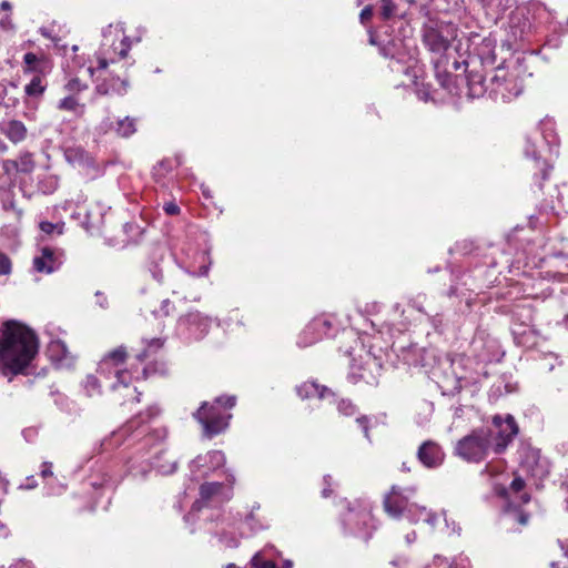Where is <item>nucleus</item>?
<instances>
[{
	"label": "nucleus",
	"instance_id": "f257e3e1",
	"mask_svg": "<svg viewBox=\"0 0 568 568\" xmlns=\"http://www.w3.org/2000/svg\"><path fill=\"white\" fill-rule=\"evenodd\" d=\"M39 349L37 334L16 320L4 322L0 328V372L8 376L24 374Z\"/></svg>",
	"mask_w": 568,
	"mask_h": 568
},
{
	"label": "nucleus",
	"instance_id": "f03ea898",
	"mask_svg": "<svg viewBox=\"0 0 568 568\" xmlns=\"http://www.w3.org/2000/svg\"><path fill=\"white\" fill-rule=\"evenodd\" d=\"M236 405V396L222 395L212 403L203 402L199 409L193 414L194 418L202 427V437L212 439L224 433L232 418L227 410Z\"/></svg>",
	"mask_w": 568,
	"mask_h": 568
},
{
	"label": "nucleus",
	"instance_id": "7ed1b4c3",
	"mask_svg": "<svg viewBox=\"0 0 568 568\" xmlns=\"http://www.w3.org/2000/svg\"><path fill=\"white\" fill-rule=\"evenodd\" d=\"M493 432L488 427L473 429L458 439L454 446V455L467 463L484 462L491 449Z\"/></svg>",
	"mask_w": 568,
	"mask_h": 568
},
{
	"label": "nucleus",
	"instance_id": "20e7f679",
	"mask_svg": "<svg viewBox=\"0 0 568 568\" xmlns=\"http://www.w3.org/2000/svg\"><path fill=\"white\" fill-rule=\"evenodd\" d=\"M345 535L362 538L367 542L376 529L375 519L371 510L361 506H348L341 517Z\"/></svg>",
	"mask_w": 568,
	"mask_h": 568
},
{
	"label": "nucleus",
	"instance_id": "39448f33",
	"mask_svg": "<svg viewBox=\"0 0 568 568\" xmlns=\"http://www.w3.org/2000/svg\"><path fill=\"white\" fill-rule=\"evenodd\" d=\"M422 38L425 47L432 52L444 53L457 38V28L450 22L429 19L423 26Z\"/></svg>",
	"mask_w": 568,
	"mask_h": 568
},
{
	"label": "nucleus",
	"instance_id": "423d86ee",
	"mask_svg": "<svg viewBox=\"0 0 568 568\" xmlns=\"http://www.w3.org/2000/svg\"><path fill=\"white\" fill-rule=\"evenodd\" d=\"M523 90V81L517 73L509 72L504 63L495 68V74L490 78L489 97L491 99L509 102L517 98Z\"/></svg>",
	"mask_w": 568,
	"mask_h": 568
},
{
	"label": "nucleus",
	"instance_id": "0eeeda50",
	"mask_svg": "<svg viewBox=\"0 0 568 568\" xmlns=\"http://www.w3.org/2000/svg\"><path fill=\"white\" fill-rule=\"evenodd\" d=\"M234 477L232 476L227 483H204L200 486V499L192 505L193 510H200L202 506L219 507L227 503L233 497Z\"/></svg>",
	"mask_w": 568,
	"mask_h": 568
},
{
	"label": "nucleus",
	"instance_id": "6e6552de",
	"mask_svg": "<svg viewBox=\"0 0 568 568\" xmlns=\"http://www.w3.org/2000/svg\"><path fill=\"white\" fill-rule=\"evenodd\" d=\"M491 424L493 428H489L493 432L491 450L496 455H501L518 435L519 427L515 417L509 414L505 418L499 415L494 416Z\"/></svg>",
	"mask_w": 568,
	"mask_h": 568
},
{
	"label": "nucleus",
	"instance_id": "1a4fd4ad",
	"mask_svg": "<svg viewBox=\"0 0 568 568\" xmlns=\"http://www.w3.org/2000/svg\"><path fill=\"white\" fill-rule=\"evenodd\" d=\"M415 491L414 487L402 488L393 485L383 500L385 513L394 519H399L405 513H410L414 504H410L409 499Z\"/></svg>",
	"mask_w": 568,
	"mask_h": 568
},
{
	"label": "nucleus",
	"instance_id": "9d476101",
	"mask_svg": "<svg viewBox=\"0 0 568 568\" xmlns=\"http://www.w3.org/2000/svg\"><path fill=\"white\" fill-rule=\"evenodd\" d=\"M467 50L476 54L480 59L481 64L493 65L496 62V40L494 38L471 32L467 38Z\"/></svg>",
	"mask_w": 568,
	"mask_h": 568
},
{
	"label": "nucleus",
	"instance_id": "9b49d317",
	"mask_svg": "<svg viewBox=\"0 0 568 568\" xmlns=\"http://www.w3.org/2000/svg\"><path fill=\"white\" fill-rule=\"evenodd\" d=\"M445 454L442 447L433 440L424 442L417 450L418 460L427 468H436L444 462Z\"/></svg>",
	"mask_w": 568,
	"mask_h": 568
},
{
	"label": "nucleus",
	"instance_id": "f8f14e48",
	"mask_svg": "<svg viewBox=\"0 0 568 568\" xmlns=\"http://www.w3.org/2000/svg\"><path fill=\"white\" fill-rule=\"evenodd\" d=\"M138 119L124 116L123 119H105L100 128L104 133L114 132L116 136L128 139L136 132Z\"/></svg>",
	"mask_w": 568,
	"mask_h": 568
},
{
	"label": "nucleus",
	"instance_id": "ddd939ff",
	"mask_svg": "<svg viewBox=\"0 0 568 568\" xmlns=\"http://www.w3.org/2000/svg\"><path fill=\"white\" fill-rule=\"evenodd\" d=\"M225 464V456L221 450H211L205 456L199 455L190 465L191 471L202 470V476H206L209 471L217 469Z\"/></svg>",
	"mask_w": 568,
	"mask_h": 568
},
{
	"label": "nucleus",
	"instance_id": "4468645a",
	"mask_svg": "<svg viewBox=\"0 0 568 568\" xmlns=\"http://www.w3.org/2000/svg\"><path fill=\"white\" fill-rule=\"evenodd\" d=\"M521 468L531 476L537 477L541 474L540 450L528 444L521 443L518 449Z\"/></svg>",
	"mask_w": 568,
	"mask_h": 568
},
{
	"label": "nucleus",
	"instance_id": "2eb2a0df",
	"mask_svg": "<svg viewBox=\"0 0 568 568\" xmlns=\"http://www.w3.org/2000/svg\"><path fill=\"white\" fill-rule=\"evenodd\" d=\"M61 264L62 260L57 255L55 250L50 246H43L41 248V255L33 258V268L39 273H53Z\"/></svg>",
	"mask_w": 568,
	"mask_h": 568
},
{
	"label": "nucleus",
	"instance_id": "dca6fc26",
	"mask_svg": "<svg viewBox=\"0 0 568 568\" xmlns=\"http://www.w3.org/2000/svg\"><path fill=\"white\" fill-rule=\"evenodd\" d=\"M525 154L527 156H531L534 160V166L536 172L534 174L535 183L539 191L542 190V181H546L549 178L551 165H549L545 160H540L537 154V150L535 145L530 142V139H526Z\"/></svg>",
	"mask_w": 568,
	"mask_h": 568
},
{
	"label": "nucleus",
	"instance_id": "f3484780",
	"mask_svg": "<svg viewBox=\"0 0 568 568\" xmlns=\"http://www.w3.org/2000/svg\"><path fill=\"white\" fill-rule=\"evenodd\" d=\"M331 328V322L326 318H314L303 331L298 345L307 346L327 334Z\"/></svg>",
	"mask_w": 568,
	"mask_h": 568
},
{
	"label": "nucleus",
	"instance_id": "a211bd4d",
	"mask_svg": "<svg viewBox=\"0 0 568 568\" xmlns=\"http://www.w3.org/2000/svg\"><path fill=\"white\" fill-rule=\"evenodd\" d=\"M115 377H116V383H113L111 385V388L113 390H122V395L123 397L125 398L124 403L126 402H135V403H140V397L142 395V393L138 392V388L136 387H130V382H131V374L126 371H120V369H116L115 371Z\"/></svg>",
	"mask_w": 568,
	"mask_h": 568
},
{
	"label": "nucleus",
	"instance_id": "6ab92c4d",
	"mask_svg": "<svg viewBox=\"0 0 568 568\" xmlns=\"http://www.w3.org/2000/svg\"><path fill=\"white\" fill-rule=\"evenodd\" d=\"M129 81L110 74L95 85V92L100 95H124L129 89Z\"/></svg>",
	"mask_w": 568,
	"mask_h": 568
},
{
	"label": "nucleus",
	"instance_id": "aec40b11",
	"mask_svg": "<svg viewBox=\"0 0 568 568\" xmlns=\"http://www.w3.org/2000/svg\"><path fill=\"white\" fill-rule=\"evenodd\" d=\"M466 75L465 81L468 88V97L469 98H480L486 92L489 93L490 83H486L485 75L478 70H467L465 69Z\"/></svg>",
	"mask_w": 568,
	"mask_h": 568
},
{
	"label": "nucleus",
	"instance_id": "412c9836",
	"mask_svg": "<svg viewBox=\"0 0 568 568\" xmlns=\"http://www.w3.org/2000/svg\"><path fill=\"white\" fill-rule=\"evenodd\" d=\"M159 413L160 409L158 407H149L145 412L139 413L136 416L126 422L121 432L126 436H132L135 433H138L136 435H140L144 432V425L148 424L154 416L159 415Z\"/></svg>",
	"mask_w": 568,
	"mask_h": 568
},
{
	"label": "nucleus",
	"instance_id": "4be33fe9",
	"mask_svg": "<svg viewBox=\"0 0 568 568\" xmlns=\"http://www.w3.org/2000/svg\"><path fill=\"white\" fill-rule=\"evenodd\" d=\"M297 396L301 399H310L313 397H317L320 399H325L329 396H335L334 392L326 387L325 385H320L314 381L304 382L295 388Z\"/></svg>",
	"mask_w": 568,
	"mask_h": 568
},
{
	"label": "nucleus",
	"instance_id": "5701e85b",
	"mask_svg": "<svg viewBox=\"0 0 568 568\" xmlns=\"http://www.w3.org/2000/svg\"><path fill=\"white\" fill-rule=\"evenodd\" d=\"M190 336L200 339L205 336L210 327V321L200 313H190L183 320Z\"/></svg>",
	"mask_w": 568,
	"mask_h": 568
},
{
	"label": "nucleus",
	"instance_id": "b1692460",
	"mask_svg": "<svg viewBox=\"0 0 568 568\" xmlns=\"http://www.w3.org/2000/svg\"><path fill=\"white\" fill-rule=\"evenodd\" d=\"M1 133L12 143L18 144L26 140L28 130L22 121L9 120L0 124Z\"/></svg>",
	"mask_w": 568,
	"mask_h": 568
},
{
	"label": "nucleus",
	"instance_id": "393cba45",
	"mask_svg": "<svg viewBox=\"0 0 568 568\" xmlns=\"http://www.w3.org/2000/svg\"><path fill=\"white\" fill-rule=\"evenodd\" d=\"M126 358V348L124 346H119L118 348L109 352L102 361L99 363L98 372L104 373L110 371L111 367H114V372L118 369V366L123 364Z\"/></svg>",
	"mask_w": 568,
	"mask_h": 568
},
{
	"label": "nucleus",
	"instance_id": "a878e982",
	"mask_svg": "<svg viewBox=\"0 0 568 568\" xmlns=\"http://www.w3.org/2000/svg\"><path fill=\"white\" fill-rule=\"evenodd\" d=\"M379 53L384 58L399 61L403 57V40L396 37H388L379 43Z\"/></svg>",
	"mask_w": 568,
	"mask_h": 568
},
{
	"label": "nucleus",
	"instance_id": "bb28decb",
	"mask_svg": "<svg viewBox=\"0 0 568 568\" xmlns=\"http://www.w3.org/2000/svg\"><path fill=\"white\" fill-rule=\"evenodd\" d=\"M48 88V82L44 73L33 74L32 79L24 87V94L29 99L39 100L44 94Z\"/></svg>",
	"mask_w": 568,
	"mask_h": 568
},
{
	"label": "nucleus",
	"instance_id": "cd10ccee",
	"mask_svg": "<svg viewBox=\"0 0 568 568\" xmlns=\"http://www.w3.org/2000/svg\"><path fill=\"white\" fill-rule=\"evenodd\" d=\"M195 262L199 263V266L195 267L193 264H187L185 266V272L192 276H204L207 275L209 268L211 265V260L207 251H197L194 254Z\"/></svg>",
	"mask_w": 568,
	"mask_h": 568
},
{
	"label": "nucleus",
	"instance_id": "c85d7f7f",
	"mask_svg": "<svg viewBox=\"0 0 568 568\" xmlns=\"http://www.w3.org/2000/svg\"><path fill=\"white\" fill-rule=\"evenodd\" d=\"M143 348L140 351L135 358L139 362H144L149 359L151 356L155 355L164 345V339L161 337L154 338H142Z\"/></svg>",
	"mask_w": 568,
	"mask_h": 568
},
{
	"label": "nucleus",
	"instance_id": "c756f323",
	"mask_svg": "<svg viewBox=\"0 0 568 568\" xmlns=\"http://www.w3.org/2000/svg\"><path fill=\"white\" fill-rule=\"evenodd\" d=\"M23 63H24V67H23L24 74H30V73L39 74V73L45 72L47 60L44 58H39L33 52H27L23 55Z\"/></svg>",
	"mask_w": 568,
	"mask_h": 568
},
{
	"label": "nucleus",
	"instance_id": "7c9ffc66",
	"mask_svg": "<svg viewBox=\"0 0 568 568\" xmlns=\"http://www.w3.org/2000/svg\"><path fill=\"white\" fill-rule=\"evenodd\" d=\"M174 162L175 160L163 159L153 166L152 175L158 184H161L163 186L166 185L168 175L172 173L175 166Z\"/></svg>",
	"mask_w": 568,
	"mask_h": 568
},
{
	"label": "nucleus",
	"instance_id": "2f4dec72",
	"mask_svg": "<svg viewBox=\"0 0 568 568\" xmlns=\"http://www.w3.org/2000/svg\"><path fill=\"white\" fill-rule=\"evenodd\" d=\"M57 108L62 111L73 112L77 116H82L85 112V105L80 103L73 95L61 99Z\"/></svg>",
	"mask_w": 568,
	"mask_h": 568
},
{
	"label": "nucleus",
	"instance_id": "473e14b6",
	"mask_svg": "<svg viewBox=\"0 0 568 568\" xmlns=\"http://www.w3.org/2000/svg\"><path fill=\"white\" fill-rule=\"evenodd\" d=\"M164 452H161L159 455H156L152 462V466L156 469L158 473L162 475H171L175 471L176 468V462L175 460H165L162 463V459H164Z\"/></svg>",
	"mask_w": 568,
	"mask_h": 568
},
{
	"label": "nucleus",
	"instance_id": "72a5a7b5",
	"mask_svg": "<svg viewBox=\"0 0 568 568\" xmlns=\"http://www.w3.org/2000/svg\"><path fill=\"white\" fill-rule=\"evenodd\" d=\"M440 64H442V59H438L434 64L435 77L442 88L452 92L453 75L445 69L442 70Z\"/></svg>",
	"mask_w": 568,
	"mask_h": 568
},
{
	"label": "nucleus",
	"instance_id": "f704fd0d",
	"mask_svg": "<svg viewBox=\"0 0 568 568\" xmlns=\"http://www.w3.org/2000/svg\"><path fill=\"white\" fill-rule=\"evenodd\" d=\"M64 158L71 164H83L88 160V153L82 148H68Z\"/></svg>",
	"mask_w": 568,
	"mask_h": 568
},
{
	"label": "nucleus",
	"instance_id": "c9c22d12",
	"mask_svg": "<svg viewBox=\"0 0 568 568\" xmlns=\"http://www.w3.org/2000/svg\"><path fill=\"white\" fill-rule=\"evenodd\" d=\"M476 248H478V245L475 241L469 239H464L460 241H457L455 245L449 248V253H459L462 255H468L473 253Z\"/></svg>",
	"mask_w": 568,
	"mask_h": 568
},
{
	"label": "nucleus",
	"instance_id": "e433bc0d",
	"mask_svg": "<svg viewBox=\"0 0 568 568\" xmlns=\"http://www.w3.org/2000/svg\"><path fill=\"white\" fill-rule=\"evenodd\" d=\"M14 161L18 165L19 172H21V173L27 174V173L32 172L34 169L33 155L30 152L21 153L19 159H17Z\"/></svg>",
	"mask_w": 568,
	"mask_h": 568
},
{
	"label": "nucleus",
	"instance_id": "4c0bfd02",
	"mask_svg": "<svg viewBox=\"0 0 568 568\" xmlns=\"http://www.w3.org/2000/svg\"><path fill=\"white\" fill-rule=\"evenodd\" d=\"M252 568H278L275 561L266 559L262 551L256 552L251 559Z\"/></svg>",
	"mask_w": 568,
	"mask_h": 568
},
{
	"label": "nucleus",
	"instance_id": "58836bf2",
	"mask_svg": "<svg viewBox=\"0 0 568 568\" xmlns=\"http://www.w3.org/2000/svg\"><path fill=\"white\" fill-rule=\"evenodd\" d=\"M337 410L339 414L351 417L356 414L357 407L351 399L342 398L337 403Z\"/></svg>",
	"mask_w": 568,
	"mask_h": 568
},
{
	"label": "nucleus",
	"instance_id": "ea45409f",
	"mask_svg": "<svg viewBox=\"0 0 568 568\" xmlns=\"http://www.w3.org/2000/svg\"><path fill=\"white\" fill-rule=\"evenodd\" d=\"M84 389L88 396L101 393V385L97 376L89 375L84 381Z\"/></svg>",
	"mask_w": 568,
	"mask_h": 568
},
{
	"label": "nucleus",
	"instance_id": "a19ab883",
	"mask_svg": "<svg viewBox=\"0 0 568 568\" xmlns=\"http://www.w3.org/2000/svg\"><path fill=\"white\" fill-rule=\"evenodd\" d=\"M397 14L396 4L393 0H382L381 16L384 20H388Z\"/></svg>",
	"mask_w": 568,
	"mask_h": 568
},
{
	"label": "nucleus",
	"instance_id": "79ce46f5",
	"mask_svg": "<svg viewBox=\"0 0 568 568\" xmlns=\"http://www.w3.org/2000/svg\"><path fill=\"white\" fill-rule=\"evenodd\" d=\"M40 229L45 234H52L57 231L58 234H62L63 224H54L48 221H43L40 223Z\"/></svg>",
	"mask_w": 568,
	"mask_h": 568
},
{
	"label": "nucleus",
	"instance_id": "37998d69",
	"mask_svg": "<svg viewBox=\"0 0 568 568\" xmlns=\"http://www.w3.org/2000/svg\"><path fill=\"white\" fill-rule=\"evenodd\" d=\"M39 187L43 193H52L58 187V181L55 178L49 176L39 183Z\"/></svg>",
	"mask_w": 568,
	"mask_h": 568
},
{
	"label": "nucleus",
	"instance_id": "c03bdc74",
	"mask_svg": "<svg viewBox=\"0 0 568 568\" xmlns=\"http://www.w3.org/2000/svg\"><path fill=\"white\" fill-rule=\"evenodd\" d=\"M220 542L223 544L227 548H236L240 545L237 538H235L232 534L222 532L219 538Z\"/></svg>",
	"mask_w": 568,
	"mask_h": 568
},
{
	"label": "nucleus",
	"instance_id": "a18cd8bd",
	"mask_svg": "<svg viewBox=\"0 0 568 568\" xmlns=\"http://www.w3.org/2000/svg\"><path fill=\"white\" fill-rule=\"evenodd\" d=\"M88 88L87 84L82 83L80 79L73 78L68 81L65 89L70 92H81Z\"/></svg>",
	"mask_w": 568,
	"mask_h": 568
},
{
	"label": "nucleus",
	"instance_id": "49530a36",
	"mask_svg": "<svg viewBox=\"0 0 568 568\" xmlns=\"http://www.w3.org/2000/svg\"><path fill=\"white\" fill-rule=\"evenodd\" d=\"M40 475L43 479H49V481H47V485H51V481H54L55 479L52 473V463L44 462L41 466Z\"/></svg>",
	"mask_w": 568,
	"mask_h": 568
},
{
	"label": "nucleus",
	"instance_id": "de8ad7c7",
	"mask_svg": "<svg viewBox=\"0 0 568 568\" xmlns=\"http://www.w3.org/2000/svg\"><path fill=\"white\" fill-rule=\"evenodd\" d=\"M462 389H463L462 379L456 377L454 379V384L450 388L443 389V395L455 396V395L459 394L462 392Z\"/></svg>",
	"mask_w": 568,
	"mask_h": 568
},
{
	"label": "nucleus",
	"instance_id": "09e8293b",
	"mask_svg": "<svg viewBox=\"0 0 568 568\" xmlns=\"http://www.w3.org/2000/svg\"><path fill=\"white\" fill-rule=\"evenodd\" d=\"M484 7L490 9L495 12L503 11L505 7L503 6L501 0H480Z\"/></svg>",
	"mask_w": 568,
	"mask_h": 568
},
{
	"label": "nucleus",
	"instance_id": "8fccbe9b",
	"mask_svg": "<svg viewBox=\"0 0 568 568\" xmlns=\"http://www.w3.org/2000/svg\"><path fill=\"white\" fill-rule=\"evenodd\" d=\"M166 437V429L165 428H156L152 433H149L145 437L146 444H149L153 438L155 440H162Z\"/></svg>",
	"mask_w": 568,
	"mask_h": 568
},
{
	"label": "nucleus",
	"instance_id": "3c124183",
	"mask_svg": "<svg viewBox=\"0 0 568 568\" xmlns=\"http://www.w3.org/2000/svg\"><path fill=\"white\" fill-rule=\"evenodd\" d=\"M11 272V262L9 257L0 253V275H7Z\"/></svg>",
	"mask_w": 568,
	"mask_h": 568
},
{
	"label": "nucleus",
	"instance_id": "603ef678",
	"mask_svg": "<svg viewBox=\"0 0 568 568\" xmlns=\"http://www.w3.org/2000/svg\"><path fill=\"white\" fill-rule=\"evenodd\" d=\"M50 352L51 353H60L63 356H67L68 348L64 342L62 341H55L50 344Z\"/></svg>",
	"mask_w": 568,
	"mask_h": 568
},
{
	"label": "nucleus",
	"instance_id": "864d4df0",
	"mask_svg": "<svg viewBox=\"0 0 568 568\" xmlns=\"http://www.w3.org/2000/svg\"><path fill=\"white\" fill-rule=\"evenodd\" d=\"M356 423L362 428L364 436L369 439V419L367 416L363 415L356 418Z\"/></svg>",
	"mask_w": 568,
	"mask_h": 568
},
{
	"label": "nucleus",
	"instance_id": "5fc2aeb1",
	"mask_svg": "<svg viewBox=\"0 0 568 568\" xmlns=\"http://www.w3.org/2000/svg\"><path fill=\"white\" fill-rule=\"evenodd\" d=\"M2 170L8 175L19 172L18 165L14 160H4L2 162Z\"/></svg>",
	"mask_w": 568,
	"mask_h": 568
},
{
	"label": "nucleus",
	"instance_id": "6e6d98bb",
	"mask_svg": "<svg viewBox=\"0 0 568 568\" xmlns=\"http://www.w3.org/2000/svg\"><path fill=\"white\" fill-rule=\"evenodd\" d=\"M373 17V7L366 6L359 14V20L363 24H365Z\"/></svg>",
	"mask_w": 568,
	"mask_h": 568
},
{
	"label": "nucleus",
	"instance_id": "4d7b16f0",
	"mask_svg": "<svg viewBox=\"0 0 568 568\" xmlns=\"http://www.w3.org/2000/svg\"><path fill=\"white\" fill-rule=\"evenodd\" d=\"M525 487V480L517 476L515 477L513 480H511V484H510V488L515 491V493H518L520 490H523Z\"/></svg>",
	"mask_w": 568,
	"mask_h": 568
},
{
	"label": "nucleus",
	"instance_id": "13d9d810",
	"mask_svg": "<svg viewBox=\"0 0 568 568\" xmlns=\"http://www.w3.org/2000/svg\"><path fill=\"white\" fill-rule=\"evenodd\" d=\"M163 210L168 215H176L178 204L174 201L166 202L163 205Z\"/></svg>",
	"mask_w": 568,
	"mask_h": 568
},
{
	"label": "nucleus",
	"instance_id": "bf43d9fd",
	"mask_svg": "<svg viewBox=\"0 0 568 568\" xmlns=\"http://www.w3.org/2000/svg\"><path fill=\"white\" fill-rule=\"evenodd\" d=\"M121 45H122V48L119 51V55L121 59H124V58H126L128 52L130 50V41H129L128 37L123 38V40L121 41Z\"/></svg>",
	"mask_w": 568,
	"mask_h": 568
},
{
	"label": "nucleus",
	"instance_id": "052dcab7",
	"mask_svg": "<svg viewBox=\"0 0 568 568\" xmlns=\"http://www.w3.org/2000/svg\"><path fill=\"white\" fill-rule=\"evenodd\" d=\"M331 479H332V477L329 475H325L324 476L325 487L322 490V496L324 498H327V497H329L332 495Z\"/></svg>",
	"mask_w": 568,
	"mask_h": 568
},
{
	"label": "nucleus",
	"instance_id": "680f3d73",
	"mask_svg": "<svg viewBox=\"0 0 568 568\" xmlns=\"http://www.w3.org/2000/svg\"><path fill=\"white\" fill-rule=\"evenodd\" d=\"M170 306H172V303H171L169 300H163V301L161 302V308H160L159 313H160L161 315H164V316L169 315V313H170V311H171V310H170ZM153 313H154V314H158V311H153Z\"/></svg>",
	"mask_w": 568,
	"mask_h": 568
},
{
	"label": "nucleus",
	"instance_id": "e2e57ef3",
	"mask_svg": "<svg viewBox=\"0 0 568 568\" xmlns=\"http://www.w3.org/2000/svg\"><path fill=\"white\" fill-rule=\"evenodd\" d=\"M516 520L517 523H519L520 525L525 526L528 524V520H529V514L528 513H525L523 510H518L516 513Z\"/></svg>",
	"mask_w": 568,
	"mask_h": 568
},
{
	"label": "nucleus",
	"instance_id": "0e129e2a",
	"mask_svg": "<svg viewBox=\"0 0 568 568\" xmlns=\"http://www.w3.org/2000/svg\"><path fill=\"white\" fill-rule=\"evenodd\" d=\"M95 298H97V304L100 307H102V308H106L108 307V298H106V296L102 292L98 291L95 293Z\"/></svg>",
	"mask_w": 568,
	"mask_h": 568
},
{
	"label": "nucleus",
	"instance_id": "69168bd1",
	"mask_svg": "<svg viewBox=\"0 0 568 568\" xmlns=\"http://www.w3.org/2000/svg\"><path fill=\"white\" fill-rule=\"evenodd\" d=\"M417 94H418L419 99H422L424 101H428V100L433 99L430 95V92L425 88L418 89Z\"/></svg>",
	"mask_w": 568,
	"mask_h": 568
},
{
	"label": "nucleus",
	"instance_id": "338daca9",
	"mask_svg": "<svg viewBox=\"0 0 568 568\" xmlns=\"http://www.w3.org/2000/svg\"><path fill=\"white\" fill-rule=\"evenodd\" d=\"M368 42H369V44L376 45L379 48V43L383 42V40H378V37L375 36L374 32L369 31Z\"/></svg>",
	"mask_w": 568,
	"mask_h": 568
},
{
	"label": "nucleus",
	"instance_id": "774afa93",
	"mask_svg": "<svg viewBox=\"0 0 568 568\" xmlns=\"http://www.w3.org/2000/svg\"><path fill=\"white\" fill-rule=\"evenodd\" d=\"M557 544L559 548L562 550L564 556L568 558V542L566 540L558 539Z\"/></svg>",
	"mask_w": 568,
	"mask_h": 568
}]
</instances>
